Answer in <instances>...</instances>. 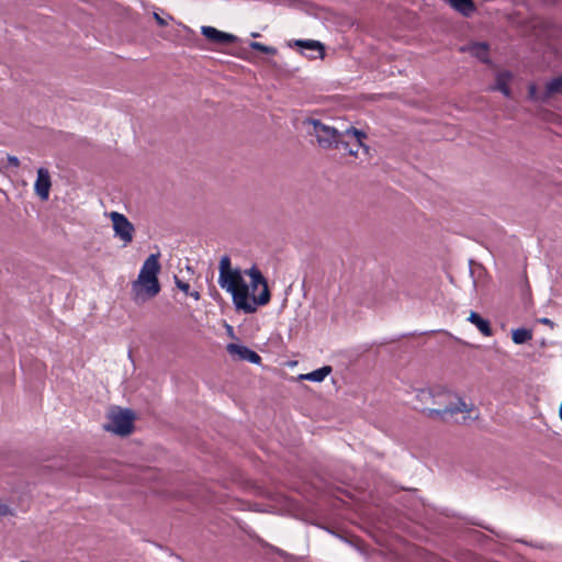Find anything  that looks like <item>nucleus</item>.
I'll use <instances>...</instances> for the list:
<instances>
[{
	"mask_svg": "<svg viewBox=\"0 0 562 562\" xmlns=\"http://www.w3.org/2000/svg\"><path fill=\"white\" fill-rule=\"evenodd\" d=\"M468 321L473 324L483 336L490 337L493 335L491 324L487 319L483 318L479 313L471 312Z\"/></svg>",
	"mask_w": 562,
	"mask_h": 562,
	"instance_id": "nucleus-11",
	"label": "nucleus"
},
{
	"mask_svg": "<svg viewBox=\"0 0 562 562\" xmlns=\"http://www.w3.org/2000/svg\"><path fill=\"white\" fill-rule=\"evenodd\" d=\"M512 80V74L508 71H502L496 76V83L494 89L501 91L505 97H510V89L508 87Z\"/></svg>",
	"mask_w": 562,
	"mask_h": 562,
	"instance_id": "nucleus-13",
	"label": "nucleus"
},
{
	"mask_svg": "<svg viewBox=\"0 0 562 562\" xmlns=\"http://www.w3.org/2000/svg\"><path fill=\"white\" fill-rule=\"evenodd\" d=\"M562 91V76L553 79L547 86V92L543 98H548L553 93Z\"/></svg>",
	"mask_w": 562,
	"mask_h": 562,
	"instance_id": "nucleus-18",
	"label": "nucleus"
},
{
	"mask_svg": "<svg viewBox=\"0 0 562 562\" xmlns=\"http://www.w3.org/2000/svg\"><path fill=\"white\" fill-rule=\"evenodd\" d=\"M448 3L463 15H470L474 11L472 0H447Z\"/></svg>",
	"mask_w": 562,
	"mask_h": 562,
	"instance_id": "nucleus-15",
	"label": "nucleus"
},
{
	"mask_svg": "<svg viewBox=\"0 0 562 562\" xmlns=\"http://www.w3.org/2000/svg\"><path fill=\"white\" fill-rule=\"evenodd\" d=\"M559 414H560V418L562 419V402H561V405H560Z\"/></svg>",
	"mask_w": 562,
	"mask_h": 562,
	"instance_id": "nucleus-27",
	"label": "nucleus"
},
{
	"mask_svg": "<svg viewBox=\"0 0 562 562\" xmlns=\"http://www.w3.org/2000/svg\"><path fill=\"white\" fill-rule=\"evenodd\" d=\"M539 322L541 324H544V325L551 327V328L554 327V323L551 319L547 318V317L540 318Z\"/></svg>",
	"mask_w": 562,
	"mask_h": 562,
	"instance_id": "nucleus-25",
	"label": "nucleus"
},
{
	"mask_svg": "<svg viewBox=\"0 0 562 562\" xmlns=\"http://www.w3.org/2000/svg\"><path fill=\"white\" fill-rule=\"evenodd\" d=\"M529 98L532 100H539L540 97L538 95L537 88L535 85L529 86Z\"/></svg>",
	"mask_w": 562,
	"mask_h": 562,
	"instance_id": "nucleus-22",
	"label": "nucleus"
},
{
	"mask_svg": "<svg viewBox=\"0 0 562 562\" xmlns=\"http://www.w3.org/2000/svg\"><path fill=\"white\" fill-rule=\"evenodd\" d=\"M364 139H367L366 133L364 136L361 137L360 139L361 145H358L355 138H349L350 146L352 147V149L357 150V154H349L350 156H353L356 158L363 156L366 159H369L371 157L370 147L364 144Z\"/></svg>",
	"mask_w": 562,
	"mask_h": 562,
	"instance_id": "nucleus-14",
	"label": "nucleus"
},
{
	"mask_svg": "<svg viewBox=\"0 0 562 562\" xmlns=\"http://www.w3.org/2000/svg\"><path fill=\"white\" fill-rule=\"evenodd\" d=\"M227 351L232 356H237L239 359L249 361L251 363L258 364L261 361V357L257 352L245 346L229 344L227 345Z\"/></svg>",
	"mask_w": 562,
	"mask_h": 562,
	"instance_id": "nucleus-9",
	"label": "nucleus"
},
{
	"mask_svg": "<svg viewBox=\"0 0 562 562\" xmlns=\"http://www.w3.org/2000/svg\"><path fill=\"white\" fill-rule=\"evenodd\" d=\"M469 52L482 61H487L488 48L483 43H475L469 46Z\"/></svg>",
	"mask_w": 562,
	"mask_h": 562,
	"instance_id": "nucleus-16",
	"label": "nucleus"
},
{
	"mask_svg": "<svg viewBox=\"0 0 562 562\" xmlns=\"http://www.w3.org/2000/svg\"><path fill=\"white\" fill-rule=\"evenodd\" d=\"M333 369L330 366H324L317 370H314L310 373H302V374H299L295 380L297 381H302V380H306V381H312V382H323L330 373H331Z\"/></svg>",
	"mask_w": 562,
	"mask_h": 562,
	"instance_id": "nucleus-10",
	"label": "nucleus"
},
{
	"mask_svg": "<svg viewBox=\"0 0 562 562\" xmlns=\"http://www.w3.org/2000/svg\"><path fill=\"white\" fill-rule=\"evenodd\" d=\"M134 414L128 409L114 408L109 414L105 429L116 435L126 436L133 430Z\"/></svg>",
	"mask_w": 562,
	"mask_h": 562,
	"instance_id": "nucleus-5",
	"label": "nucleus"
},
{
	"mask_svg": "<svg viewBox=\"0 0 562 562\" xmlns=\"http://www.w3.org/2000/svg\"><path fill=\"white\" fill-rule=\"evenodd\" d=\"M217 282L221 289L232 295L235 307L247 314L255 313L271 300L267 279L261 271L256 266L246 270L233 267L228 256L220 260Z\"/></svg>",
	"mask_w": 562,
	"mask_h": 562,
	"instance_id": "nucleus-1",
	"label": "nucleus"
},
{
	"mask_svg": "<svg viewBox=\"0 0 562 562\" xmlns=\"http://www.w3.org/2000/svg\"><path fill=\"white\" fill-rule=\"evenodd\" d=\"M512 338L515 344L520 345L531 340L532 334L528 329L518 328L513 330Z\"/></svg>",
	"mask_w": 562,
	"mask_h": 562,
	"instance_id": "nucleus-17",
	"label": "nucleus"
},
{
	"mask_svg": "<svg viewBox=\"0 0 562 562\" xmlns=\"http://www.w3.org/2000/svg\"><path fill=\"white\" fill-rule=\"evenodd\" d=\"M50 187L52 180L49 171L46 168H38L34 183V191L42 201H46L48 199Z\"/></svg>",
	"mask_w": 562,
	"mask_h": 562,
	"instance_id": "nucleus-7",
	"label": "nucleus"
},
{
	"mask_svg": "<svg viewBox=\"0 0 562 562\" xmlns=\"http://www.w3.org/2000/svg\"><path fill=\"white\" fill-rule=\"evenodd\" d=\"M418 409L429 419L446 422L458 413L470 414L473 404L443 384L418 389L415 393Z\"/></svg>",
	"mask_w": 562,
	"mask_h": 562,
	"instance_id": "nucleus-2",
	"label": "nucleus"
},
{
	"mask_svg": "<svg viewBox=\"0 0 562 562\" xmlns=\"http://www.w3.org/2000/svg\"><path fill=\"white\" fill-rule=\"evenodd\" d=\"M306 124L313 127L311 133L316 137L319 147L324 149L340 147L347 154H357V150L350 146L349 138H355L356 143L361 145L360 139L364 136V132L356 127H349L344 132H339L337 128L326 125L316 119L307 120Z\"/></svg>",
	"mask_w": 562,
	"mask_h": 562,
	"instance_id": "nucleus-4",
	"label": "nucleus"
},
{
	"mask_svg": "<svg viewBox=\"0 0 562 562\" xmlns=\"http://www.w3.org/2000/svg\"><path fill=\"white\" fill-rule=\"evenodd\" d=\"M8 161L11 166L13 167H19L20 166V160L16 156H12V155H8Z\"/></svg>",
	"mask_w": 562,
	"mask_h": 562,
	"instance_id": "nucleus-24",
	"label": "nucleus"
},
{
	"mask_svg": "<svg viewBox=\"0 0 562 562\" xmlns=\"http://www.w3.org/2000/svg\"><path fill=\"white\" fill-rule=\"evenodd\" d=\"M201 33L212 43L231 44L237 41V36L231 33L220 31L213 26H202Z\"/></svg>",
	"mask_w": 562,
	"mask_h": 562,
	"instance_id": "nucleus-8",
	"label": "nucleus"
},
{
	"mask_svg": "<svg viewBox=\"0 0 562 562\" xmlns=\"http://www.w3.org/2000/svg\"><path fill=\"white\" fill-rule=\"evenodd\" d=\"M12 512L10 507L7 504H3L0 502V516H8L11 515Z\"/></svg>",
	"mask_w": 562,
	"mask_h": 562,
	"instance_id": "nucleus-23",
	"label": "nucleus"
},
{
	"mask_svg": "<svg viewBox=\"0 0 562 562\" xmlns=\"http://www.w3.org/2000/svg\"><path fill=\"white\" fill-rule=\"evenodd\" d=\"M176 285L178 289H180L186 294H189L190 284L187 282L181 281L180 279L176 278Z\"/></svg>",
	"mask_w": 562,
	"mask_h": 562,
	"instance_id": "nucleus-20",
	"label": "nucleus"
},
{
	"mask_svg": "<svg viewBox=\"0 0 562 562\" xmlns=\"http://www.w3.org/2000/svg\"><path fill=\"white\" fill-rule=\"evenodd\" d=\"M115 237H117L124 246L131 244L134 238L135 227L130 220L122 213L112 211L109 213Z\"/></svg>",
	"mask_w": 562,
	"mask_h": 562,
	"instance_id": "nucleus-6",
	"label": "nucleus"
},
{
	"mask_svg": "<svg viewBox=\"0 0 562 562\" xmlns=\"http://www.w3.org/2000/svg\"><path fill=\"white\" fill-rule=\"evenodd\" d=\"M294 45L300 47V48H304V49H307V50L316 52V53H318V56L321 58H324V56H325V47L318 41H314V40H296V41H294Z\"/></svg>",
	"mask_w": 562,
	"mask_h": 562,
	"instance_id": "nucleus-12",
	"label": "nucleus"
},
{
	"mask_svg": "<svg viewBox=\"0 0 562 562\" xmlns=\"http://www.w3.org/2000/svg\"><path fill=\"white\" fill-rule=\"evenodd\" d=\"M153 16L159 26L168 25V20L160 16L157 12H154Z\"/></svg>",
	"mask_w": 562,
	"mask_h": 562,
	"instance_id": "nucleus-21",
	"label": "nucleus"
},
{
	"mask_svg": "<svg viewBox=\"0 0 562 562\" xmlns=\"http://www.w3.org/2000/svg\"><path fill=\"white\" fill-rule=\"evenodd\" d=\"M159 254L149 255L144 261L139 273L131 283V297L136 304H144L156 297L160 290L158 274L161 266L159 263Z\"/></svg>",
	"mask_w": 562,
	"mask_h": 562,
	"instance_id": "nucleus-3",
	"label": "nucleus"
},
{
	"mask_svg": "<svg viewBox=\"0 0 562 562\" xmlns=\"http://www.w3.org/2000/svg\"><path fill=\"white\" fill-rule=\"evenodd\" d=\"M249 46L252 49L261 52V53H265V54H270V55H276L277 54V49L274 47L267 46V45L261 44L259 42H251Z\"/></svg>",
	"mask_w": 562,
	"mask_h": 562,
	"instance_id": "nucleus-19",
	"label": "nucleus"
},
{
	"mask_svg": "<svg viewBox=\"0 0 562 562\" xmlns=\"http://www.w3.org/2000/svg\"><path fill=\"white\" fill-rule=\"evenodd\" d=\"M189 295L192 296L194 300L199 301L201 295L198 291L189 292Z\"/></svg>",
	"mask_w": 562,
	"mask_h": 562,
	"instance_id": "nucleus-26",
	"label": "nucleus"
}]
</instances>
